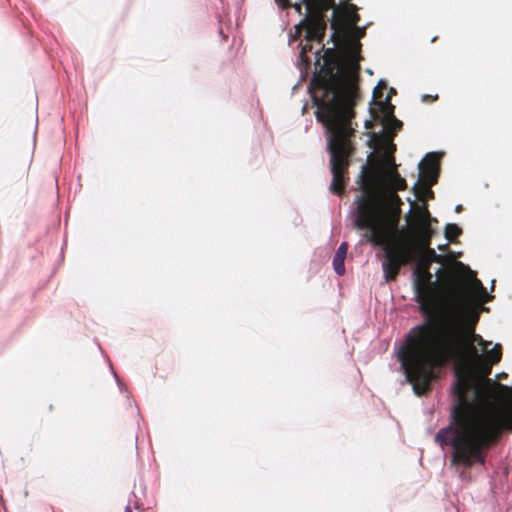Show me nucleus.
<instances>
[{
	"instance_id": "f257e3e1",
	"label": "nucleus",
	"mask_w": 512,
	"mask_h": 512,
	"mask_svg": "<svg viewBox=\"0 0 512 512\" xmlns=\"http://www.w3.org/2000/svg\"><path fill=\"white\" fill-rule=\"evenodd\" d=\"M407 183L397 170L393 152L387 153L382 166L361 175V194L355 199L354 226L365 230L363 240L383 248L382 270L386 282L395 281L400 269L412 263L423 249L430 247L435 233L426 204L411 202L412 213L407 217L408 233L398 234L401 198Z\"/></svg>"
},
{
	"instance_id": "f03ea898",
	"label": "nucleus",
	"mask_w": 512,
	"mask_h": 512,
	"mask_svg": "<svg viewBox=\"0 0 512 512\" xmlns=\"http://www.w3.org/2000/svg\"><path fill=\"white\" fill-rule=\"evenodd\" d=\"M457 303V312L440 313L437 316L436 325L441 334L435 336L429 344L410 346L408 338H405L398 349V360L417 396L425 395L431 390L432 382L438 378V368L446 366L451 361L468 362L479 358L474 343L483 349L490 344L482 336L474 333L480 313L468 293L457 300Z\"/></svg>"
},
{
	"instance_id": "7ed1b4c3",
	"label": "nucleus",
	"mask_w": 512,
	"mask_h": 512,
	"mask_svg": "<svg viewBox=\"0 0 512 512\" xmlns=\"http://www.w3.org/2000/svg\"><path fill=\"white\" fill-rule=\"evenodd\" d=\"M454 394L456 404L450 424L438 431L435 441L453 448V464H484L485 452L498 442L503 431L512 432V403L496 410H482V387L459 373Z\"/></svg>"
},
{
	"instance_id": "20e7f679",
	"label": "nucleus",
	"mask_w": 512,
	"mask_h": 512,
	"mask_svg": "<svg viewBox=\"0 0 512 512\" xmlns=\"http://www.w3.org/2000/svg\"><path fill=\"white\" fill-rule=\"evenodd\" d=\"M359 21L360 16L354 4L334 10L330 24L334 47L324 50L323 46L315 53L316 71L310 84L312 95L360 98L358 82L363 57L358 38L364 32L358 36L351 32Z\"/></svg>"
},
{
	"instance_id": "39448f33",
	"label": "nucleus",
	"mask_w": 512,
	"mask_h": 512,
	"mask_svg": "<svg viewBox=\"0 0 512 512\" xmlns=\"http://www.w3.org/2000/svg\"><path fill=\"white\" fill-rule=\"evenodd\" d=\"M416 267L413 271L414 300L419 304V310L424 317V322L413 327L406 335L410 346H426L435 336L440 335L436 318L440 313L453 314L459 308V300L466 291L452 285L455 269L447 271L439 269L437 274L446 275L447 280L439 282L432 280L430 272L431 263L423 259H415Z\"/></svg>"
},
{
	"instance_id": "423d86ee",
	"label": "nucleus",
	"mask_w": 512,
	"mask_h": 512,
	"mask_svg": "<svg viewBox=\"0 0 512 512\" xmlns=\"http://www.w3.org/2000/svg\"><path fill=\"white\" fill-rule=\"evenodd\" d=\"M317 106L316 119L323 123L329 132L328 149L331 155L332 182L330 191L341 196L346 187L349 157L352 154L350 137L354 134L352 119L354 107L360 98L324 97L312 95Z\"/></svg>"
},
{
	"instance_id": "0eeeda50",
	"label": "nucleus",
	"mask_w": 512,
	"mask_h": 512,
	"mask_svg": "<svg viewBox=\"0 0 512 512\" xmlns=\"http://www.w3.org/2000/svg\"><path fill=\"white\" fill-rule=\"evenodd\" d=\"M306 14L297 26V31L305 30L308 41L322 42L325 31V13L334 7L335 0H303Z\"/></svg>"
},
{
	"instance_id": "6e6552de",
	"label": "nucleus",
	"mask_w": 512,
	"mask_h": 512,
	"mask_svg": "<svg viewBox=\"0 0 512 512\" xmlns=\"http://www.w3.org/2000/svg\"><path fill=\"white\" fill-rule=\"evenodd\" d=\"M420 181L424 187H420L416 183L413 191L417 198H421L424 192L432 195L433 192L428 188L436 184L439 173V157L436 153H428L425 158L419 163Z\"/></svg>"
},
{
	"instance_id": "1a4fd4ad",
	"label": "nucleus",
	"mask_w": 512,
	"mask_h": 512,
	"mask_svg": "<svg viewBox=\"0 0 512 512\" xmlns=\"http://www.w3.org/2000/svg\"><path fill=\"white\" fill-rule=\"evenodd\" d=\"M454 268L467 271V281L470 283L469 288L480 303H486L493 299V296L488 295L482 282L476 278L475 272L470 270L468 266L464 265L460 261H457L455 262Z\"/></svg>"
},
{
	"instance_id": "9d476101",
	"label": "nucleus",
	"mask_w": 512,
	"mask_h": 512,
	"mask_svg": "<svg viewBox=\"0 0 512 512\" xmlns=\"http://www.w3.org/2000/svg\"><path fill=\"white\" fill-rule=\"evenodd\" d=\"M385 86V83L379 82L378 86L373 91V98L377 100L376 104L379 106V110L382 116V124L395 117V107L393 104H391L389 97L385 101L379 100L382 98V89L385 88Z\"/></svg>"
},
{
	"instance_id": "9b49d317",
	"label": "nucleus",
	"mask_w": 512,
	"mask_h": 512,
	"mask_svg": "<svg viewBox=\"0 0 512 512\" xmlns=\"http://www.w3.org/2000/svg\"><path fill=\"white\" fill-rule=\"evenodd\" d=\"M348 251V244L347 242H342L340 246L338 247L334 258H333V267L335 272L342 276L345 273V265L344 261L346 258V254Z\"/></svg>"
},
{
	"instance_id": "f8f14e48",
	"label": "nucleus",
	"mask_w": 512,
	"mask_h": 512,
	"mask_svg": "<svg viewBox=\"0 0 512 512\" xmlns=\"http://www.w3.org/2000/svg\"><path fill=\"white\" fill-rule=\"evenodd\" d=\"M31 164V158H27L21 167L13 165L11 173L16 182L27 183L29 176V168Z\"/></svg>"
},
{
	"instance_id": "ddd939ff",
	"label": "nucleus",
	"mask_w": 512,
	"mask_h": 512,
	"mask_svg": "<svg viewBox=\"0 0 512 512\" xmlns=\"http://www.w3.org/2000/svg\"><path fill=\"white\" fill-rule=\"evenodd\" d=\"M402 125L403 123L400 120H398L396 117H393L383 124V130L388 135V137L392 138L399 130H401Z\"/></svg>"
},
{
	"instance_id": "4468645a",
	"label": "nucleus",
	"mask_w": 512,
	"mask_h": 512,
	"mask_svg": "<svg viewBox=\"0 0 512 512\" xmlns=\"http://www.w3.org/2000/svg\"><path fill=\"white\" fill-rule=\"evenodd\" d=\"M462 234V229L454 223H449L445 227V237L449 242H454Z\"/></svg>"
},
{
	"instance_id": "2eb2a0df",
	"label": "nucleus",
	"mask_w": 512,
	"mask_h": 512,
	"mask_svg": "<svg viewBox=\"0 0 512 512\" xmlns=\"http://www.w3.org/2000/svg\"><path fill=\"white\" fill-rule=\"evenodd\" d=\"M311 42L312 41H308V39H306V43L302 45V49H301V52H300V55H299L300 63H301V65L305 69H307L310 66V63H311V60H310V58L307 55L308 52L312 51V44H311Z\"/></svg>"
},
{
	"instance_id": "dca6fc26",
	"label": "nucleus",
	"mask_w": 512,
	"mask_h": 512,
	"mask_svg": "<svg viewBox=\"0 0 512 512\" xmlns=\"http://www.w3.org/2000/svg\"><path fill=\"white\" fill-rule=\"evenodd\" d=\"M486 357L491 364H496L501 360L502 347L500 344H496L490 351L486 352Z\"/></svg>"
},
{
	"instance_id": "f3484780",
	"label": "nucleus",
	"mask_w": 512,
	"mask_h": 512,
	"mask_svg": "<svg viewBox=\"0 0 512 512\" xmlns=\"http://www.w3.org/2000/svg\"><path fill=\"white\" fill-rule=\"evenodd\" d=\"M436 251L430 247L423 249V251L420 253V256H418L416 259L420 258L428 263H433V258H435Z\"/></svg>"
},
{
	"instance_id": "a211bd4d",
	"label": "nucleus",
	"mask_w": 512,
	"mask_h": 512,
	"mask_svg": "<svg viewBox=\"0 0 512 512\" xmlns=\"http://www.w3.org/2000/svg\"><path fill=\"white\" fill-rule=\"evenodd\" d=\"M290 4H291L290 6L285 7V8H281V9H282V10H285V9L290 8V7H293V8L295 9V11H296L298 14H300V15L302 14V4H304V5H305V3L303 2V0H302L300 3L292 4V3L290 2Z\"/></svg>"
},
{
	"instance_id": "6ab92c4d",
	"label": "nucleus",
	"mask_w": 512,
	"mask_h": 512,
	"mask_svg": "<svg viewBox=\"0 0 512 512\" xmlns=\"http://www.w3.org/2000/svg\"><path fill=\"white\" fill-rule=\"evenodd\" d=\"M437 99H438V95L425 94L422 96V101H424V102H433V101H436Z\"/></svg>"
},
{
	"instance_id": "aec40b11",
	"label": "nucleus",
	"mask_w": 512,
	"mask_h": 512,
	"mask_svg": "<svg viewBox=\"0 0 512 512\" xmlns=\"http://www.w3.org/2000/svg\"><path fill=\"white\" fill-rule=\"evenodd\" d=\"M279 8H285L290 6V0H275Z\"/></svg>"
},
{
	"instance_id": "412c9836",
	"label": "nucleus",
	"mask_w": 512,
	"mask_h": 512,
	"mask_svg": "<svg viewBox=\"0 0 512 512\" xmlns=\"http://www.w3.org/2000/svg\"><path fill=\"white\" fill-rule=\"evenodd\" d=\"M433 262L436 263H442L443 262V256L436 253L435 258H433Z\"/></svg>"
},
{
	"instance_id": "4be33fe9",
	"label": "nucleus",
	"mask_w": 512,
	"mask_h": 512,
	"mask_svg": "<svg viewBox=\"0 0 512 512\" xmlns=\"http://www.w3.org/2000/svg\"><path fill=\"white\" fill-rule=\"evenodd\" d=\"M499 387H500V389H501V390H504V391H511V389H510L508 386H505V385L500 384V385H499Z\"/></svg>"
},
{
	"instance_id": "5701e85b",
	"label": "nucleus",
	"mask_w": 512,
	"mask_h": 512,
	"mask_svg": "<svg viewBox=\"0 0 512 512\" xmlns=\"http://www.w3.org/2000/svg\"><path fill=\"white\" fill-rule=\"evenodd\" d=\"M124 512H132V509L130 506H126L124 509Z\"/></svg>"
},
{
	"instance_id": "b1692460",
	"label": "nucleus",
	"mask_w": 512,
	"mask_h": 512,
	"mask_svg": "<svg viewBox=\"0 0 512 512\" xmlns=\"http://www.w3.org/2000/svg\"><path fill=\"white\" fill-rule=\"evenodd\" d=\"M461 209H462V206H461V205H458V206L456 207V211H457V212L461 211Z\"/></svg>"
},
{
	"instance_id": "393cba45",
	"label": "nucleus",
	"mask_w": 512,
	"mask_h": 512,
	"mask_svg": "<svg viewBox=\"0 0 512 512\" xmlns=\"http://www.w3.org/2000/svg\"><path fill=\"white\" fill-rule=\"evenodd\" d=\"M370 125H371V122H367L366 123V128H370L371 127Z\"/></svg>"
},
{
	"instance_id": "a878e982",
	"label": "nucleus",
	"mask_w": 512,
	"mask_h": 512,
	"mask_svg": "<svg viewBox=\"0 0 512 512\" xmlns=\"http://www.w3.org/2000/svg\"><path fill=\"white\" fill-rule=\"evenodd\" d=\"M390 93H396L393 88H391Z\"/></svg>"
}]
</instances>
